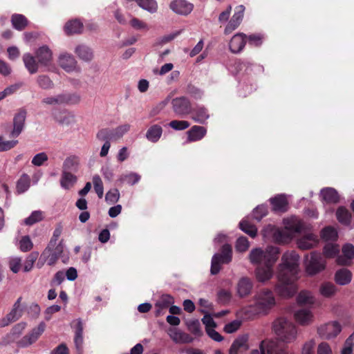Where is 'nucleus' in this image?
I'll use <instances>...</instances> for the list:
<instances>
[{
  "label": "nucleus",
  "instance_id": "obj_56",
  "mask_svg": "<svg viewBox=\"0 0 354 354\" xmlns=\"http://www.w3.org/2000/svg\"><path fill=\"white\" fill-rule=\"evenodd\" d=\"M249 246L250 243L246 237L241 236L236 240L235 248L238 252H245Z\"/></svg>",
  "mask_w": 354,
  "mask_h": 354
},
{
  "label": "nucleus",
  "instance_id": "obj_43",
  "mask_svg": "<svg viewBox=\"0 0 354 354\" xmlns=\"http://www.w3.org/2000/svg\"><path fill=\"white\" fill-rule=\"evenodd\" d=\"M30 180L27 174H23L19 179L17 184V190L18 193H24L27 191L30 187Z\"/></svg>",
  "mask_w": 354,
  "mask_h": 354
},
{
  "label": "nucleus",
  "instance_id": "obj_36",
  "mask_svg": "<svg viewBox=\"0 0 354 354\" xmlns=\"http://www.w3.org/2000/svg\"><path fill=\"white\" fill-rule=\"evenodd\" d=\"M192 118L198 123L205 124L206 120L209 118V115L207 110L201 106H197L193 110Z\"/></svg>",
  "mask_w": 354,
  "mask_h": 354
},
{
  "label": "nucleus",
  "instance_id": "obj_50",
  "mask_svg": "<svg viewBox=\"0 0 354 354\" xmlns=\"http://www.w3.org/2000/svg\"><path fill=\"white\" fill-rule=\"evenodd\" d=\"M43 219V213L41 211H34L24 220V223L27 225H32Z\"/></svg>",
  "mask_w": 354,
  "mask_h": 354
},
{
  "label": "nucleus",
  "instance_id": "obj_42",
  "mask_svg": "<svg viewBox=\"0 0 354 354\" xmlns=\"http://www.w3.org/2000/svg\"><path fill=\"white\" fill-rule=\"evenodd\" d=\"M337 218L341 223L345 225H348L351 222V214L344 207H339L337 210Z\"/></svg>",
  "mask_w": 354,
  "mask_h": 354
},
{
  "label": "nucleus",
  "instance_id": "obj_5",
  "mask_svg": "<svg viewBox=\"0 0 354 354\" xmlns=\"http://www.w3.org/2000/svg\"><path fill=\"white\" fill-rule=\"evenodd\" d=\"M279 249L275 246H268L266 250L261 248L252 249L249 254V259L254 265H266L275 263L278 259Z\"/></svg>",
  "mask_w": 354,
  "mask_h": 354
},
{
  "label": "nucleus",
  "instance_id": "obj_21",
  "mask_svg": "<svg viewBox=\"0 0 354 354\" xmlns=\"http://www.w3.org/2000/svg\"><path fill=\"white\" fill-rule=\"evenodd\" d=\"M342 256H338L337 263L342 266H348L351 260L354 259V245L351 243H346L342 248Z\"/></svg>",
  "mask_w": 354,
  "mask_h": 354
},
{
  "label": "nucleus",
  "instance_id": "obj_17",
  "mask_svg": "<svg viewBox=\"0 0 354 354\" xmlns=\"http://www.w3.org/2000/svg\"><path fill=\"white\" fill-rule=\"evenodd\" d=\"M319 243L318 236L313 233H306L297 239V244L301 250H310Z\"/></svg>",
  "mask_w": 354,
  "mask_h": 354
},
{
  "label": "nucleus",
  "instance_id": "obj_32",
  "mask_svg": "<svg viewBox=\"0 0 354 354\" xmlns=\"http://www.w3.org/2000/svg\"><path fill=\"white\" fill-rule=\"evenodd\" d=\"M174 303L173 297L169 295H163L156 301L155 307L156 308V315L160 316L162 314V310L167 308L171 304Z\"/></svg>",
  "mask_w": 354,
  "mask_h": 354
},
{
  "label": "nucleus",
  "instance_id": "obj_26",
  "mask_svg": "<svg viewBox=\"0 0 354 354\" xmlns=\"http://www.w3.org/2000/svg\"><path fill=\"white\" fill-rule=\"evenodd\" d=\"M272 210L276 212H285L288 209V201L286 195L279 194L270 199Z\"/></svg>",
  "mask_w": 354,
  "mask_h": 354
},
{
  "label": "nucleus",
  "instance_id": "obj_60",
  "mask_svg": "<svg viewBox=\"0 0 354 354\" xmlns=\"http://www.w3.org/2000/svg\"><path fill=\"white\" fill-rule=\"evenodd\" d=\"M33 247V243L28 236H24L19 241V248L22 252L30 251Z\"/></svg>",
  "mask_w": 354,
  "mask_h": 354
},
{
  "label": "nucleus",
  "instance_id": "obj_33",
  "mask_svg": "<svg viewBox=\"0 0 354 354\" xmlns=\"http://www.w3.org/2000/svg\"><path fill=\"white\" fill-rule=\"evenodd\" d=\"M162 134V128L158 124L151 126L146 132L147 139L153 142H157L161 138Z\"/></svg>",
  "mask_w": 354,
  "mask_h": 354
},
{
  "label": "nucleus",
  "instance_id": "obj_23",
  "mask_svg": "<svg viewBox=\"0 0 354 354\" xmlns=\"http://www.w3.org/2000/svg\"><path fill=\"white\" fill-rule=\"evenodd\" d=\"M253 285V281L250 278L248 277H241L236 286L238 295L240 297H245L249 295L252 292Z\"/></svg>",
  "mask_w": 354,
  "mask_h": 354
},
{
  "label": "nucleus",
  "instance_id": "obj_54",
  "mask_svg": "<svg viewBox=\"0 0 354 354\" xmlns=\"http://www.w3.org/2000/svg\"><path fill=\"white\" fill-rule=\"evenodd\" d=\"M354 347V331L346 339L343 349L341 354H351L353 353V348Z\"/></svg>",
  "mask_w": 354,
  "mask_h": 354
},
{
  "label": "nucleus",
  "instance_id": "obj_3",
  "mask_svg": "<svg viewBox=\"0 0 354 354\" xmlns=\"http://www.w3.org/2000/svg\"><path fill=\"white\" fill-rule=\"evenodd\" d=\"M277 299L272 290L262 288L257 291L252 297V303L242 309L246 318L256 315H266L275 306Z\"/></svg>",
  "mask_w": 354,
  "mask_h": 354
},
{
  "label": "nucleus",
  "instance_id": "obj_16",
  "mask_svg": "<svg viewBox=\"0 0 354 354\" xmlns=\"http://www.w3.org/2000/svg\"><path fill=\"white\" fill-rule=\"evenodd\" d=\"M170 9L180 15H188L194 9V5L186 0H174L169 4Z\"/></svg>",
  "mask_w": 354,
  "mask_h": 354
},
{
  "label": "nucleus",
  "instance_id": "obj_30",
  "mask_svg": "<svg viewBox=\"0 0 354 354\" xmlns=\"http://www.w3.org/2000/svg\"><path fill=\"white\" fill-rule=\"evenodd\" d=\"M268 349V354H294L289 351L286 348L281 347L277 343L272 340H263V346Z\"/></svg>",
  "mask_w": 354,
  "mask_h": 354
},
{
  "label": "nucleus",
  "instance_id": "obj_44",
  "mask_svg": "<svg viewBox=\"0 0 354 354\" xmlns=\"http://www.w3.org/2000/svg\"><path fill=\"white\" fill-rule=\"evenodd\" d=\"M239 225L241 230L248 234L249 236L252 238L256 236L257 229L254 225L250 224L246 220H243L240 222Z\"/></svg>",
  "mask_w": 354,
  "mask_h": 354
},
{
  "label": "nucleus",
  "instance_id": "obj_15",
  "mask_svg": "<svg viewBox=\"0 0 354 354\" xmlns=\"http://www.w3.org/2000/svg\"><path fill=\"white\" fill-rule=\"evenodd\" d=\"M167 334L175 344H189L194 341V338L191 335L182 331L178 328H169L167 330Z\"/></svg>",
  "mask_w": 354,
  "mask_h": 354
},
{
  "label": "nucleus",
  "instance_id": "obj_22",
  "mask_svg": "<svg viewBox=\"0 0 354 354\" xmlns=\"http://www.w3.org/2000/svg\"><path fill=\"white\" fill-rule=\"evenodd\" d=\"M35 57L41 66L47 67L51 63L53 54L48 46H43L37 50Z\"/></svg>",
  "mask_w": 354,
  "mask_h": 354
},
{
  "label": "nucleus",
  "instance_id": "obj_62",
  "mask_svg": "<svg viewBox=\"0 0 354 354\" xmlns=\"http://www.w3.org/2000/svg\"><path fill=\"white\" fill-rule=\"evenodd\" d=\"M245 7L243 5H240L235 8L234 14L233 15L231 19L239 24H241L244 15Z\"/></svg>",
  "mask_w": 354,
  "mask_h": 354
},
{
  "label": "nucleus",
  "instance_id": "obj_2",
  "mask_svg": "<svg viewBox=\"0 0 354 354\" xmlns=\"http://www.w3.org/2000/svg\"><path fill=\"white\" fill-rule=\"evenodd\" d=\"M284 230L268 225L262 231L264 238L275 243H285L292 239L295 233L301 232L304 223L299 218L291 216L283 219Z\"/></svg>",
  "mask_w": 354,
  "mask_h": 354
},
{
  "label": "nucleus",
  "instance_id": "obj_24",
  "mask_svg": "<svg viewBox=\"0 0 354 354\" xmlns=\"http://www.w3.org/2000/svg\"><path fill=\"white\" fill-rule=\"evenodd\" d=\"M295 320L302 326L310 324L313 321V314L309 308H301L295 313Z\"/></svg>",
  "mask_w": 354,
  "mask_h": 354
},
{
  "label": "nucleus",
  "instance_id": "obj_13",
  "mask_svg": "<svg viewBox=\"0 0 354 354\" xmlns=\"http://www.w3.org/2000/svg\"><path fill=\"white\" fill-rule=\"evenodd\" d=\"M274 264L268 263L266 265L258 266L254 270L257 280L261 283H266L271 279L274 275Z\"/></svg>",
  "mask_w": 354,
  "mask_h": 354
},
{
  "label": "nucleus",
  "instance_id": "obj_12",
  "mask_svg": "<svg viewBox=\"0 0 354 354\" xmlns=\"http://www.w3.org/2000/svg\"><path fill=\"white\" fill-rule=\"evenodd\" d=\"M342 328L337 322H330L321 326L317 329L319 336L324 339H329L336 337L341 331Z\"/></svg>",
  "mask_w": 354,
  "mask_h": 354
},
{
  "label": "nucleus",
  "instance_id": "obj_39",
  "mask_svg": "<svg viewBox=\"0 0 354 354\" xmlns=\"http://www.w3.org/2000/svg\"><path fill=\"white\" fill-rule=\"evenodd\" d=\"M36 82L38 86L44 90L53 88L54 83L52 80L46 75H39L37 77Z\"/></svg>",
  "mask_w": 354,
  "mask_h": 354
},
{
  "label": "nucleus",
  "instance_id": "obj_28",
  "mask_svg": "<svg viewBox=\"0 0 354 354\" xmlns=\"http://www.w3.org/2000/svg\"><path fill=\"white\" fill-rule=\"evenodd\" d=\"M207 133V130L205 127L201 126H193L187 131V142H196L201 140L204 138Z\"/></svg>",
  "mask_w": 354,
  "mask_h": 354
},
{
  "label": "nucleus",
  "instance_id": "obj_63",
  "mask_svg": "<svg viewBox=\"0 0 354 354\" xmlns=\"http://www.w3.org/2000/svg\"><path fill=\"white\" fill-rule=\"evenodd\" d=\"M48 160V156L44 152H41L36 154L32 159V164L40 167L46 161Z\"/></svg>",
  "mask_w": 354,
  "mask_h": 354
},
{
  "label": "nucleus",
  "instance_id": "obj_37",
  "mask_svg": "<svg viewBox=\"0 0 354 354\" xmlns=\"http://www.w3.org/2000/svg\"><path fill=\"white\" fill-rule=\"evenodd\" d=\"M77 181V177L71 172L62 171V177L60 179L61 187L65 189H68Z\"/></svg>",
  "mask_w": 354,
  "mask_h": 354
},
{
  "label": "nucleus",
  "instance_id": "obj_35",
  "mask_svg": "<svg viewBox=\"0 0 354 354\" xmlns=\"http://www.w3.org/2000/svg\"><path fill=\"white\" fill-rule=\"evenodd\" d=\"M79 165V158L75 156H71L64 160L62 165V171L76 172L78 170Z\"/></svg>",
  "mask_w": 354,
  "mask_h": 354
},
{
  "label": "nucleus",
  "instance_id": "obj_29",
  "mask_svg": "<svg viewBox=\"0 0 354 354\" xmlns=\"http://www.w3.org/2000/svg\"><path fill=\"white\" fill-rule=\"evenodd\" d=\"M74 52L80 59L86 62L91 61L93 58V50L84 44L77 45Z\"/></svg>",
  "mask_w": 354,
  "mask_h": 354
},
{
  "label": "nucleus",
  "instance_id": "obj_6",
  "mask_svg": "<svg viewBox=\"0 0 354 354\" xmlns=\"http://www.w3.org/2000/svg\"><path fill=\"white\" fill-rule=\"evenodd\" d=\"M232 247L229 244H224L221 249V252L215 254L212 259L211 273L216 274L221 270V265L228 263L232 261Z\"/></svg>",
  "mask_w": 354,
  "mask_h": 354
},
{
  "label": "nucleus",
  "instance_id": "obj_47",
  "mask_svg": "<svg viewBox=\"0 0 354 354\" xmlns=\"http://www.w3.org/2000/svg\"><path fill=\"white\" fill-rule=\"evenodd\" d=\"M188 330L196 336H201L202 331L201 330V324L198 319H191L186 323Z\"/></svg>",
  "mask_w": 354,
  "mask_h": 354
},
{
  "label": "nucleus",
  "instance_id": "obj_7",
  "mask_svg": "<svg viewBox=\"0 0 354 354\" xmlns=\"http://www.w3.org/2000/svg\"><path fill=\"white\" fill-rule=\"evenodd\" d=\"M130 128L131 125L129 124H124L115 129H102L97 133V138L100 140L106 139L117 140L127 133L130 130Z\"/></svg>",
  "mask_w": 354,
  "mask_h": 354
},
{
  "label": "nucleus",
  "instance_id": "obj_55",
  "mask_svg": "<svg viewBox=\"0 0 354 354\" xmlns=\"http://www.w3.org/2000/svg\"><path fill=\"white\" fill-rule=\"evenodd\" d=\"M169 126L174 130L182 131L187 129L190 124L186 120H172L169 122Z\"/></svg>",
  "mask_w": 354,
  "mask_h": 354
},
{
  "label": "nucleus",
  "instance_id": "obj_58",
  "mask_svg": "<svg viewBox=\"0 0 354 354\" xmlns=\"http://www.w3.org/2000/svg\"><path fill=\"white\" fill-rule=\"evenodd\" d=\"M120 198V193L118 189H113L109 190L105 196V200L109 204H114Z\"/></svg>",
  "mask_w": 354,
  "mask_h": 354
},
{
  "label": "nucleus",
  "instance_id": "obj_61",
  "mask_svg": "<svg viewBox=\"0 0 354 354\" xmlns=\"http://www.w3.org/2000/svg\"><path fill=\"white\" fill-rule=\"evenodd\" d=\"M63 99L62 94H59L56 96L45 97L42 100L41 102L49 105L62 104Z\"/></svg>",
  "mask_w": 354,
  "mask_h": 354
},
{
  "label": "nucleus",
  "instance_id": "obj_53",
  "mask_svg": "<svg viewBox=\"0 0 354 354\" xmlns=\"http://www.w3.org/2000/svg\"><path fill=\"white\" fill-rule=\"evenodd\" d=\"M129 24L131 26L136 30L147 31L149 29V26L145 22L136 17H133L130 20Z\"/></svg>",
  "mask_w": 354,
  "mask_h": 354
},
{
  "label": "nucleus",
  "instance_id": "obj_4",
  "mask_svg": "<svg viewBox=\"0 0 354 354\" xmlns=\"http://www.w3.org/2000/svg\"><path fill=\"white\" fill-rule=\"evenodd\" d=\"M272 328L278 339L285 344L294 342L298 335L297 327L290 319L285 317L276 319L272 325Z\"/></svg>",
  "mask_w": 354,
  "mask_h": 354
},
{
  "label": "nucleus",
  "instance_id": "obj_19",
  "mask_svg": "<svg viewBox=\"0 0 354 354\" xmlns=\"http://www.w3.org/2000/svg\"><path fill=\"white\" fill-rule=\"evenodd\" d=\"M55 246V245H50L48 244L43 251L37 264L38 268H41L45 263H47L49 266H53L55 264L59 257L53 251Z\"/></svg>",
  "mask_w": 354,
  "mask_h": 354
},
{
  "label": "nucleus",
  "instance_id": "obj_27",
  "mask_svg": "<svg viewBox=\"0 0 354 354\" xmlns=\"http://www.w3.org/2000/svg\"><path fill=\"white\" fill-rule=\"evenodd\" d=\"M23 62L25 68L27 69L30 74H35L39 71L40 64L38 60H36V57L30 53H25L23 55Z\"/></svg>",
  "mask_w": 354,
  "mask_h": 354
},
{
  "label": "nucleus",
  "instance_id": "obj_51",
  "mask_svg": "<svg viewBox=\"0 0 354 354\" xmlns=\"http://www.w3.org/2000/svg\"><path fill=\"white\" fill-rule=\"evenodd\" d=\"M63 104H76L80 102L81 97L77 93H62Z\"/></svg>",
  "mask_w": 354,
  "mask_h": 354
},
{
  "label": "nucleus",
  "instance_id": "obj_8",
  "mask_svg": "<svg viewBox=\"0 0 354 354\" xmlns=\"http://www.w3.org/2000/svg\"><path fill=\"white\" fill-rule=\"evenodd\" d=\"M57 62L59 66L66 73H80L81 72V68L77 60L70 53H61L58 57Z\"/></svg>",
  "mask_w": 354,
  "mask_h": 354
},
{
  "label": "nucleus",
  "instance_id": "obj_57",
  "mask_svg": "<svg viewBox=\"0 0 354 354\" xmlns=\"http://www.w3.org/2000/svg\"><path fill=\"white\" fill-rule=\"evenodd\" d=\"M38 252H32L28 256L24 266V270L25 272H28L32 269L34 263L38 257Z\"/></svg>",
  "mask_w": 354,
  "mask_h": 354
},
{
  "label": "nucleus",
  "instance_id": "obj_18",
  "mask_svg": "<svg viewBox=\"0 0 354 354\" xmlns=\"http://www.w3.org/2000/svg\"><path fill=\"white\" fill-rule=\"evenodd\" d=\"M26 118V111L24 109H19L13 118V129L10 133L11 137L17 138L19 136L24 128Z\"/></svg>",
  "mask_w": 354,
  "mask_h": 354
},
{
  "label": "nucleus",
  "instance_id": "obj_31",
  "mask_svg": "<svg viewBox=\"0 0 354 354\" xmlns=\"http://www.w3.org/2000/svg\"><path fill=\"white\" fill-rule=\"evenodd\" d=\"M320 196L327 203H336L339 201L338 193L331 187L322 189L320 192Z\"/></svg>",
  "mask_w": 354,
  "mask_h": 354
},
{
  "label": "nucleus",
  "instance_id": "obj_38",
  "mask_svg": "<svg viewBox=\"0 0 354 354\" xmlns=\"http://www.w3.org/2000/svg\"><path fill=\"white\" fill-rule=\"evenodd\" d=\"M82 28V23L77 19L68 21L64 26V30L67 35L80 33Z\"/></svg>",
  "mask_w": 354,
  "mask_h": 354
},
{
  "label": "nucleus",
  "instance_id": "obj_14",
  "mask_svg": "<svg viewBox=\"0 0 354 354\" xmlns=\"http://www.w3.org/2000/svg\"><path fill=\"white\" fill-rule=\"evenodd\" d=\"M21 316V298H19L14 304L10 312L0 320V328L5 327L10 323L18 320Z\"/></svg>",
  "mask_w": 354,
  "mask_h": 354
},
{
  "label": "nucleus",
  "instance_id": "obj_40",
  "mask_svg": "<svg viewBox=\"0 0 354 354\" xmlns=\"http://www.w3.org/2000/svg\"><path fill=\"white\" fill-rule=\"evenodd\" d=\"M297 301L300 305H313L315 299L311 292L304 290L299 292Z\"/></svg>",
  "mask_w": 354,
  "mask_h": 354
},
{
  "label": "nucleus",
  "instance_id": "obj_52",
  "mask_svg": "<svg viewBox=\"0 0 354 354\" xmlns=\"http://www.w3.org/2000/svg\"><path fill=\"white\" fill-rule=\"evenodd\" d=\"M268 214V207L266 205H261L257 206L252 212V216L257 221H260L263 217Z\"/></svg>",
  "mask_w": 354,
  "mask_h": 354
},
{
  "label": "nucleus",
  "instance_id": "obj_48",
  "mask_svg": "<svg viewBox=\"0 0 354 354\" xmlns=\"http://www.w3.org/2000/svg\"><path fill=\"white\" fill-rule=\"evenodd\" d=\"M95 192L100 198L104 195L103 183L99 175H94L92 178Z\"/></svg>",
  "mask_w": 354,
  "mask_h": 354
},
{
  "label": "nucleus",
  "instance_id": "obj_9",
  "mask_svg": "<svg viewBox=\"0 0 354 354\" xmlns=\"http://www.w3.org/2000/svg\"><path fill=\"white\" fill-rule=\"evenodd\" d=\"M326 261L320 254L313 252L310 259L306 262V272L310 275H314L325 268Z\"/></svg>",
  "mask_w": 354,
  "mask_h": 354
},
{
  "label": "nucleus",
  "instance_id": "obj_10",
  "mask_svg": "<svg viewBox=\"0 0 354 354\" xmlns=\"http://www.w3.org/2000/svg\"><path fill=\"white\" fill-rule=\"evenodd\" d=\"M46 328V324L43 322H40L39 325L32 328V330L26 335L23 337L19 341V346L28 347L35 343L39 337L42 335Z\"/></svg>",
  "mask_w": 354,
  "mask_h": 354
},
{
  "label": "nucleus",
  "instance_id": "obj_20",
  "mask_svg": "<svg viewBox=\"0 0 354 354\" xmlns=\"http://www.w3.org/2000/svg\"><path fill=\"white\" fill-rule=\"evenodd\" d=\"M249 348L248 335L245 334L234 339L230 346L229 354H241Z\"/></svg>",
  "mask_w": 354,
  "mask_h": 354
},
{
  "label": "nucleus",
  "instance_id": "obj_25",
  "mask_svg": "<svg viewBox=\"0 0 354 354\" xmlns=\"http://www.w3.org/2000/svg\"><path fill=\"white\" fill-rule=\"evenodd\" d=\"M245 35L238 33L234 35L230 41L229 48L232 53H239L245 45Z\"/></svg>",
  "mask_w": 354,
  "mask_h": 354
},
{
  "label": "nucleus",
  "instance_id": "obj_1",
  "mask_svg": "<svg viewBox=\"0 0 354 354\" xmlns=\"http://www.w3.org/2000/svg\"><path fill=\"white\" fill-rule=\"evenodd\" d=\"M299 265V256L295 252L283 254L281 263L277 268L278 283L275 285V290L281 297H291L297 291L295 282L298 279Z\"/></svg>",
  "mask_w": 354,
  "mask_h": 354
},
{
  "label": "nucleus",
  "instance_id": "obj_49",
  "mask_svg": "<svg viewBox=\"0 0 354 354\" xmlns=\"http://www.w3.org/2000/svg\"><path fill=\"white\" fill-rule=\"evenodd\" d=\"M319 291L322 295L329 297L335 294L336 288L333 283L326 282L321 286Z\"/></svg>",
  "mask_w": 354,
  "mask_h": 354
},
{
  "label": "nucleus",
  "instance_id": "obj_11",
  "mask_svg": "<svg viewBox=\"0 0 354 354\" xmlns=\"http://www.w3.org/2000/svg\"><path fill=\"white\" fill-rule=\"evenodd\" d=\"M171 104L174 112L179 117L183 118L191 113L192 109L190 102L185 97H180L173 99Z\"/></svg>",
  "mask_w": 354,
  "mask_h": 354
},
{
  "label": "nucleus",
  "instance_id": "obj_46",
  "mask_svg": "<svg viewBox=\"0 0 354 354\" xmlns=\"http://www.w3.org/2000/svg\"><path fill=\"white\" fill-rule=\"evenodd\" d=\"M321 236L325 241H334L337 237V232L335 228L328 226L322 230Z\"/></svg>",
  "mask_w": 354,
  "mask_h": 354
},
{
  "label": "nucleus",
  "instance_id": "obj_59",
  "mask_svg": "<svg viewBox=\"0 0 354 354\" xmlns=\"http://www.w3.org/2000/svg\"><path fill=\"white\" fill-rule=\"evenodd\" d=\"M315 344L314 339L306 341L302 346L301 354H314Z\"/></svg>",
  "mask_w": 354,
  "mask_h": 354
},
{
  "label": "nucleus",
  "instance_id": "obj_41",
  "mask_svg": "<svg viewBox=\"0 0 354 354\" xmlns=\"http://www.w3.org/2000/svg\"><path fill=\"white\" fill-rule=\"evenodd\" d=\"M11 21L13 27L18 30H23L28 24L26 18L20 14L13 15L12 16Z\"/></svg>",
  "mask_w": 354,
  "mask_h": 354
},
{
  "label": "nucleus",
  "instance_id": "obj_45",
  "mask_svg": "<svg viewBox=\"0 0 354 354\" xmlns=\"http://www.w3.org/2000/svg\"><path fill=\"white\" fill-rule=\"evenodd\" d=\"M339 252V248L337 244L327 243L324 248V254L326 258H333Z\"/></svg>",
  "mask_w": 354,
  "mask_h": 354
},
{
  "label": "nucleus",
  "instance_id": "obj_64",
  "mask_svg": "<svg viewBox=\"0 0 354 354\" xmlns=\"http://www.w3.org/2000/svg\"><path fill=\"white\" fill-rule=\"evenodd\" d=\"M122 180L126 181L128 184L133 185L139 182L140 176L135 172H131L122 176Z\"/></svg>",
  "mask_w": 354,
  "mask_h": 354
},
{
  "label": "nucleus",
  "instance_id": "obj_34",
  "mask_svg": "<svg viewBox=\"0 0 354 354\" xmlns=\"http://www.w3.org/2000/svg\"><path fill=\"white\" fill-rule=\"evenodd\" d=\"M335 279L341 286L346 285L351 281L352 273L346 268H342L336 272Z\"/></svg>",
  "mask_w": 354,
  "mask_h": 354
}]
</instances>
